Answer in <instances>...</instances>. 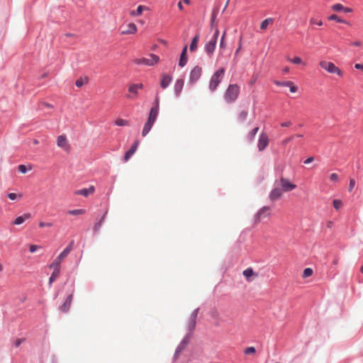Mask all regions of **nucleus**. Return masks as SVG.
Returning a JSON list of instances; mask_svg holds the SVG:
<instances>
[{"mask_svg": "<svg viewBox=\"0 0 363 363\" xmlns=\"http://www.w3.org/2000/svg\"><path fill=\"white\" fill-rule=\"evenodd\" d=\"M225 74V68L221 67L216 70L211 77L208 88L211 92L216 90L219 84L221 82Z\"/></svg>", "mask_w": 363, "mask_h": 363, "instance_id": "f257e3e1", "label": "nucleus"}, {"mask_svg": "<svg viewBox=\"0 0 363 363\" xmlns=\"http://www.w3.org/2000/svg\"><path fill=\"white\" fill-rule=\"evenodd\" d=\"M73 247V242H70L68 246L57 257L53 262L50 265V269H60V264L65 259L69 252L72 251Z\"/></svg>", "mask_w": 363, "mask_h": 363, "instance_id": "f03ea898", "label": "nucleus"}, {"mask_svg": "<svg viewBox=\"0 0 363 363\" xmlns=\"http://www.w3.org/2000/svg\"><path fill=\"white\" fill-rule=\"evenodd\" d=\"M159 111L156 110V108H151L149 114L148 119L145 123L142 135L145 137L151 130L153 124L155 123L157 117L158 116Z\"/></svg>", "mask_w": 363, "mask_h": 363, "instance_id": "7ed1b4c3", "label": "nucleus"}, {"mask_svg": "<svg viewBox=\"0 0 363 363\" xmlns=\"http://www.w3.org/2000/svg\"><path fill=\"white\" fill-rule=\"evenodd\" d=\"M240 88L237 84H230L225 93L224 98L228 103H232L236 100L239 95Z\"/></svg>", "mask_w": 363, "mask_h": 363, "instance_id": "20e7f679", "label": "nucleus"}, {"mask_svg": "<svg viewBox=\"0 0 363 363\" xmlns=\"http://www.w3.org/2000/svg\"><path fill=\"white\" fill-rule=\"evenodd\" d=\"M160 60L159 56L151 54L149 57L136 58L134 60V63L136 65H145L146 66H153L156 65Z\"/></svg>", "mask_w": 363, "mask_h": 363, "instance_id": "39448f33", "label": "nucleus"}, {"mask_svg": "<svg viewBox=\"0 0 363 363\" xmlns=\"http://www.w3.org/2000/svg\"><path fill=\"white\" fill-rule=\"evenodd\" d=\"M319 65L329 73L337 74L340 77H342L343 74L342 72L331 62L321 61Z\"/></svg>", "mask_w": 363, "mask_h": 363, "instance_id": "423d86ee", "label": "nucleus"}, {"mask_svg": "<svg viewBox=\"0 0 363 363\" xmlns=\"http://www.w3.org/2000/svg\"><path fill=\"white\" fill-rule=\"evenodd\" d=\"M143 89V84H131L128 86L129 94L127 95V98L130 99H135L138 95V89Z\"/></svg>", "mask_w": 363, "mask_h": 363, "instance_id": "0eeeda50", "label": "nucleus"}, {"mask_svg": "<svg viewBox=\"0 0 363 363\" xmlns=\"http://www.w3.org/2000/svg\"><path fill=\"white\" fill-rule=\"evenodd\" d=\"M271 208L269 206H263L261 208L255 215L256 223L260 222L262 219L269 217L271 216Z\"/></svg>", "mask_w": 363, "mask_h": 363, "instance_id": "6e6552de", "label": "nucleus"}, {"mask_svg": "<svg viewBox=\"0 0 363 363\" xmlns=\"http://www.w3.org/2000/svg\"><path fill=\"white\" fill-rule=\"evenodd\" d=\"M269 142V137L266 133H261L257 143V148L259 151L262 152L265 150L268 146Z\"/></svg>", "mask_w": 363, "mask_h": 363, "instance_id": "1a4fd4ad", "label": "nucleus"}, {"mask_svg": "<svg viewBox=\"0 0 363 363\" xmlns=\"http://www.w3.org/2000/svg\"><path fill=\"white\" fill-rule=\"evenodd\" d=\"M202 68L199 66H196L191 71L189 74V83H196L201 77L202 74Z\"/></svg>", "mask_w": 363, "mask_h": 363, "instance_id": "9d476101", "label": "nucleus"}, {"mask_svg": "<svg viewBox=\"0 0 363 363\" xmlns=\"http://www.w3.org/2000/svg\"><path fill=\"white\" fill-rule=\"evenodd\" d=\"M216 43L217 41L210 39L204 45V51L209 57H211L213 55L216 47Z\"/></svg>", "mask_w": 363, "mask_h": 363, "instance_id": "9b49d317", "label": "nucleus"}, {"mask_svg": "<svg viewBox=\"0 0 363 363\" xmlns=\"http://www.w3.org/2000/svg\"><path fill=\"white\" fill-rule=\"evenodd\" d=\"M280 185L281 190L284 191H291L296 187V184H292L289 179L284 177L280 179Z\"/></svg>", "mask_w": 363, "mask_h": 363, "instance_id": "f8f14e48", "label": "nucleus"}, {"mask_svg": "<svg viewBox=\"0 0 363 363\" xmlns=\"http://www.w3.org/2000/svg\"><path fill=\"white\" fill-rule=\"evenodd\" d=\"M57 145L67 152H69L70 150V145L68 143L66 136L64 135L57 137Z\"/></svg>", "mask_w": 363, "mask_h": 363, "instance_id": "ddd939ff", "label": "nucleus"}, {"mask_svg": "<svg viewBox=\"0 0 363 363\" xmlns=\"http://www.w3.org/2000/svg\"><path fill=\"white\" fill-rule=\"evenodd\" d=\"M184 84V79H178L174 85V91L176 96H179Z\"/></svg>", "mask_w": 363, "mask_h": 363, "instance_id": "4468645a", "label": "nucleus"}, {"mask_svg": "<svg viewBox=\"0 0 363 363\" xmlns=\"http://www.w3.org/2000/svg\"><path fill=\"white\" fill-rule=\"evenodd\" d=\"M139 145V141L138 140H135L134 142V143L133 144V145L131 146V147L130 148L129 150H128L126 152V153L125 154V156H124V161L125 162H127L128 161V160L132 157V155L135 152L138 147Z\"/></svg>", "mask_w": 363, "mask_h": 363, "instance_id": "2eb2a0df", "label": "nucleus"}, {"mask_svg": "<svg viewBox=\"0 0 363 363\" xmlns=\"http://www.w3.org/2000/svg\"><path fill=\"white\" fill-rule=\"evenodd\" d=\"M198 311L199 309L194 310L188 320V328L190 331H192L195 328Z\"/></svg>", "mask_w": 363, "mask_h": 363, "instance_id": "dca6fc26", "label": "nucleus"}, {"mask_svg": "<svg viewBox=\"0 0 363 363\" xmlns=\"http://www.w3.org/2000/svg\"><path fill=\"white\" fill-rule=\"evenodd\" d=\"M73 295L70 294L69 295L64 303L60 307V310L63 313H67L71 306V303L72 301Z\"/></svg>", "mask_w": 363, "mask_h": 363, "instance_id": "f3484780", "label": "nucleus"}, {"mask_svg": "<svg viewBox=\"0 0 363 363\" xmlns=\"http://www.w3.org/2000/svg\"><path fill=\"white\" fill-rule=\"evenodd\" d=\"M150 9L143 5H139L136 10H132L130 11V15L133 17L140 16L144 11H149Z\"/></svg>", "mask_w": 363, "mask_h": 363, "instance_id": "a211bd4d", "label": "nucleus"}, {"mask_svg": "<svg viewBox=\"0 0 363 363\" xmlns=\"http://www.w3.org/2000/svg\"><path fill=\"white\" fill-rule=\"evenodd\" d=\"M283 194V191L280 188H274L269 194V199L271 201H276L279 199Z\"/></svg>", "mask_w": 363, "mask_h": 363, "instance_id": "6ab92c4d", "label": "nucleus"}, {"mask_svg": "<svg viewBox=\"0 0 363 363\" xmlns=\"http://www.w3.org/2000/svg\"><path fill=\"white\" fill-rule=\"evenodd\" d=\"M137 32V26L134 23H129L126 26V28L122 30V35L134 34Z\"/></svg>", "mask_w": 363, "mask_h": 363, "instance_id": "aec40b11", "label": "nucleus"}, {"mask_svg": "<svg viewBox=\"0 0 363 363\" xmlns=\"http://www.w3.org/2000/svg\"><path fill=\"white\" fill-rule=\"evenodd\" d=\"M32 217L31 214L30 213H24L23 216H18L14 221L13 222V225H21L26 220H28Z\"/></svg>", "mask_w": 363, "mask_h": 363, "instance_id": "412c9836", "label": "nucleus"}, {"mask_svg": "<svg viewBox=\"0 0 363 363\" xmlns=\"http://www.w3.org/2000/svg\"><path fill=\"white\" fill-rule=\"evenodd\" d=\"M94 191V187L93 186H90L87 189H83L80 190H77L74 192L76 195H82L85 197L88 196L90 194H92Z\"/></svg>", "mask_w": 363, "mask_h": 363, "instance_id": "4be33fe9", "label": "nucleus"}, {"mask_svg": "<svg viewBox=\"0 0 363 363\" xmlns=\"http://www.w3.org/2000/svg\"><path fill=\"white\" fill-rule=\"evenodd\" d=\"M186 52H187V46H184L179 61V65L182 67H183L187 62V57H186Z\"/></svg>", "mask_w": 363, "mask_h": 363, "instance_id": "5701e85b", "label": "nucleus"}, {"mask_svg": "<svg viewBox=\"0 0 363 363\" xmlns=\"http://www.w3.org/2000/svg\"><path fill=\"white\" fill-rule=\"evenodd\" d=\"M172 82V77L166 74L162 75L160 86L163 89H166Z\"/></svg>", "mask_w": 363, "mask_h": 363, "instance_id": "b1692460", "label": "nucleus"}, {"mask_svg": "<svg viewBox=\"0 0 363 363\" xmlns=\"http://www.w3.org/2000/svg\"><path fill=\"white\" fill-rule=\"evenodd\" d=\"M199 41V35H196L193 38V39L190 43L189 50L191 52H195L197 50Z\"/></svg>", "mask_w": 363, "mask_h": 363, "instance_id": "393cba45", "label": "nucleus"}, {"mask_svg": "<svg viewBox=\"0 0 363 363\" xmlns=\"http://www.w3.org/2000/svg\"><path fill=\"white\" fill-rule=\"evenodd\" d=\"M259 130V128L256 127L253 128L246 136V140L248 143H252L254 141L255 135H257Z\"/></svg>", "mask_w": 363, "mask_h": 363, "instance_id": "a878e982", "label": "nucleus"}, {"mask_svg": "<svg viewBox=\"0 0 363 363\" xmlns=\"http://www.w3.org/2000/svg\"><path fill=\"white\" fill-rule=\"evenodd\" d=\"M328 19L329 21H336L337 23H345L347 25H350V23L348 21L341 18L336 14H333V15L328 16Z\"/></svg>", "mask_w": 363, "mask_h": 363, "instance_id": "bb28decb", "label": "nucleus"}, {"mask_svg": "<svg viewBox=\"0 0 363 363\" xmlns=\"http://www.w3.org/2000/svg\"><path fill=\"white\" fill-rule=\"evenodd\" d=\"M60 273V269H53V272L49 279V285L51 286L52 282L59 277Z\"/></svg>", "mask_w": 363, "mask_h": 363, "instance_id": "cd10ccee", "label": "nucleus"}, {"mask_svg": "<svg viewBox=\"0 0 363 363\" xmlns=\"http://www.w3.org/2000/svg\"><path fill=\"white\" fill-rule=\"evenodd\" d=\"M274 22V19L272 18H268L264 20L260 25V29L264 30L267 28L269 24H272Z\"/></svg>", "mask_w": 363, "mask_h": 363, "instance_id": "c85d7f7f", "label": "nucleus"}, {"mask_svg": "<svg viewBox=\"0 0 363 363\" xmlns=\"http://www.w3.org/2000/svg\"><path fill=\"white\" fill-rule=\"evenodd\" d=\"M86 213V210L83 208L69 210L67 211V213L72 216H81L84 215Z\"/></svg>", "mask_w": 363, "mask_h": 363, "instance_id": "c756f323", "label": "nucleus"}, {"mask_svg": "<svg viewBox=\"0 0 363 363\" xmlns=\"http://www.w3.org/2000/svg\"><path fill=\"white\" fill-rule=\"evenodd\" d=\"M242 274L247 280L250 281V277H252L255 273L252 268H247L243 271Z\"/></svg>", "mask_w": 363, "mask_h": 363, "instance_id": "7c9ffc66", "label": "nucleus"}, {"mask_svg": "<svg viewBox=\"0 0 363 363\" xmlns=\"http://www.w3.org/2000/svg\"><path fill=\"white\" fill-rule=\"evenodd\" d=\"M115 124L118 126H126L129 125V122L127 120L118 118L115 121Z\"/></svg>", "mask_w": 363, "mask_h": 363, "instance_id": "2f4dec72", "label": "nucleus"}, {"mask_svg": "<svg viewBox=\"0 0 363 363\" xmlns=\"http://www.w3.org/2000/svg\"><path fill=\"white\" fill-rule=\"evenodd\" d=\"M243 352L247 355L255 354L256 352V348L255 347H246Z\"/></svg>", "mask_w": 363, "mask_h": 363, "instance_id": "473e14b6", "label": "nucleus"}, {"mask_svg": "<svg viewBox=\"0 0 363 363\" xmlns=\"http://www.w3.org/2000/svg\"><path fill=\"white\" fill-rule=\"evenodd\" d=\"M343 5H342L341 4H335L334 5H333L331 6V9L333 11H335V12H340V11H342V9H343Z\"/></svg>", "mask_w": 363, "mask_h": 363, "instance_id": "72a5a7b5", "label": "nucleus"}, {"mask_svg": "<svg viewBox=\"0 0 363 363\" xmlns=\"http://www.w3.org/2000/svg\"><path fill=\"white\" fill-rule=\"evenodd\" d=\"M87 82V78H86L85 79H83L82 78H79L78 79H77L75 84L77 87H82L84 84H86Z\"/></svg>", "mask_w": 363, "mask_h": 363, "instance_id": "f704fd0d", "label": "nucleus"}, {"mask_svg": "<svg viewBox=\"0 0 363 363\" xmlns=\"http://www.w3.org/2000/svg\"><path fill=\"white\" fill-rule=\"evenodd\" d=\"M225 36H226V31L225 30L221 36L220 41V48L221 49H225L226 47V43L225 41Z\"/></svg>", "mask_w": 363, "mask_h": 363, "instance_id": "c9c22d12", "label": "nucleus"}, {"mask_svg": "<svg viewBox=\"0 0 363 363\" xmlns=\"http://www.w3.org/2000/svg\"><path fill=\"white\" fill-rule=\"evenodd\" d=\"M274 83L277 85V86H288V85H291V81H286V82H280V81H274Z\"/></svg>", "mask_w": 363, "mask_h": 363, "instance_id": "e433bc0d", "label": "nucleus"}, {"mask_svg": "<svg viewBox=\"0 0 363 363\" xmlns=\"http://www.w3.org/2000/svg\"><path fill=\"white\" fill-rule=\"evenodd\" d=\"M333 205L336 210H339L342 206V202L339 199H335Z\"/></svg>", "mask_w": 363, "mask_h": 363, "instance_id": "4c0bfd02", "label": "nucleus"}, {"mask_svg": "<svg viewBox=\"0 0 363 363\" xmlns=\"http://www.w3.org/2000/svg\"><path fill=\"white\" fill-rule=\"evenodd\" d=\"M313 274V269L311 268H306L303 272V277L307 278Z\"/></svg>", "mask_w": 363, "mask_h": 363, "instance_id": "58836bf2", "label": "nucleus"}, {"mask_svg": "<svg viewBox=\"0 0 363 363\" xmlns=\"http://www.w3.org/2000/svg\"><path fill=\"white\" fill-rule=\"evenodd\" d=\"M8 197L11 200L21 199L22 198L21 194H16L15 193H9Z\"/></svg>", "mask_w": 363, "mask_h": 363, "instance_id": "ea45409f", "label": "nucleus"}, {"mask_svg": "<svg viewBox=\"0 0 363 363\" xmlns=\"http://www.w3.org/2000/svg\"><path fill=\"white\" fill-rule=\"evenodd\" d=\"M288 60L293 62L294 64H296V65H299V64H302L303 63V61L301 60V57H295L294 59H289L288 58Z\"/></svg>", "mask_w": 363, "mask_h": 363, "instance_id": "a19ab883", "label": "nucleus"}, {"mask_svg": "<svg viewBox=\"0 0 363 363\" xmlns=\"http://www.w3.org/2000/svg\"><path fill=\"white\" fill-rule=\"evenodd\" d=\"M310 23H311V25H315V24H316V25H318V26H322V25H323V21H322L321 20H319V21H318V20H317V19H316V18H311V19H310Z\"/></svg>", "mask_w": 363, "mask_h": 363, "instance_id": "79ce46f5", "label": "nucleus"}, {"mask_svg": "<svg viewBox=\"0 0 363 363\" xmlns=\"http://www.w3.org/2000/svg\"><path fill=\"white\" fill-rule=\"evenodd\" d=\"M247 111H242L238 116V118L240 121H245L247 116Z\"/></svg>", "mask_w": 363, "mask_h": 363, "instance_id": "37998d69", "label": "nucleus"}, {"mask_svg": "<svg viewBox=\"0 0 363 363\" xmlns=\"http://www.w3.org/2000/svg\"><path fill=\"white\" fill-rule=\"evenodd\" d=\"M330 179L333 182H337L339 180V176L336 173H333L330 176Z\"/></svg>", "mask_w": 363, "mask_h": 363, "instance_id": "c03bdc74", "label": "nucleus"}, {"mask_svg": "<svg viewBox=\"0 0 363 363\" xmlns=\"http://www.w3.org/2000/svg\"><path fill=\"white\" fill-rule=\"evenodd\" d=\"M18 171L23 174H26L27 172V168L23 164H20L18 167Z\"/></svg>", "mask_w": 363, "mask_h": 363, "instance_id": "a18cd8bd", "label": "nucleus"}, {"mask_svg": "<svg viewBox=\"0 0 363 363\" xmlns=\"http://www.w3.org/2000/svg\"><path fill=\"white\" fill-rule=\"evenodd\" d=\"M40 247L38 246V245H30V247H29V250L31 253H33L35 252L38 248H40Z\"/></svg>", "mask_w": 363, "mask_h": 363, "instance_id": "49530a36", "label": "nucleus"}, {"mask_svg": "<svg viewBox=\"0 0 363 363\" xmlns=\"http://www.w3.org/2000/svg\"><path fill=\"white\" fill-rule=\"evenodd\" d=\"M151 108H156L159 111V97L157 96L155 99L154 106Z\"/></svg>", "mask_w": 363, "mask_h": 363, "instance_id": "de8ad7c7", "label": "nucleus"}, {"mask_svg": "<svg viewBox=\"0 0 363 363\" xmlns=\"http://www.w3.org/2000/svg\"><path fill=\"white\" fill-rule=\"evenodd\" d=\"M355 186V180L354 179H350V185H349V191H352L353 188Z\"/></svg>", "mask_w": 363, "mask_h": 363, "instance_id": "09e8293b", "label": "nucleus"}, {"mask_svg": "<svg viewBox=\"0 0 363 363\" xmlns=\"http://www.w3.org/2000/svg\"><path fill=\"white\" fill-rule=\"evenodd\" d=\"M52 224L51 223H45V222H40L39 223V227L43 228V227H51Z\"/></svg>", "mask_w": 363, "mask_h": 363, "instance_id": "8fccbe9b", "label": "nucleus"}, {"mask_svg": "<svg viewBox=\"0 0 363 363\" xmlns=\"http://www.w3.org/2000/svg\"><path fill=\"white\" fill-rule=\"evenodd\" d=\"M218 35H219V30L217 28V29L215 30L214 34L213 35V36L211 37V39L217 41Z\"/></svg>", "mask_w": 363, "mask_h": 363, "instance_id": "3c124183", "label": "nucleus"}, {"mask_svg": "<svg viewBox=\"0 0 363 363\" xmlns=\"http://www.w3.org/2000/svg\"><path fill=\"white\" fill-rule=\"evenodd\" d=\"M291 124L292 123H291V122L290 121H284V122H282V123H280L281 126L284 127V128L289 127V126L291 125Z\"/></svg>", "mask_w": 363, "mask_h": 363, "instance_id": "603ef678", "label": "nucleus"}, {"mask_svg": "<svg viewBox=\"0 0 363 363\" xmlns=\"http://www.w3.org/2000/svg\"><path fill=\"white\" fill-rule=\"evenodd\" d=\"M288 86L290 88V91L292 93H295L297 91V87L294 86V83L291 82V85H288Z\"/></svg>", "mask_w": 363, "mask_h": 363, "instance_id": "864d4df0", "label": "nucleus"}, {"mask_svg": "<svg viewBox=\"0 0 363 363\" xmlns=\"http://www.w3.org/2000/svg\"><path fill=\"white\" fill-rule=\"evenodd\" d=\"M293 137L294 136H291V137L285 138L284 140H282L281 143L284 145H286V144H288L293 139Z\"/></svg>", "mask_w": 363, "mask_h": 363, "instance_id": "5fc2aeb1", "label": "nucleus"}, {"mask_svg": "<svg viewBox=\"0 0 363 363\" xmlns=\"http://www.w3.org/2000/svg\"><path fill=\"white\" fill-rule=\"evenodd\" d=\"M342 11L345 13H352L353 10L351 8L343 6Z\"/></svg>", "mask_w": 363, "mask_h": 363, "instance_id": "6e6d98bb", "label": "nucleus"}, {"mask_svg": "<svg viewBox=\"0 0 363 363\" xmlns=\"http://www.w3.org/2000/svg\"><path fill=\"white\" fill-rule=\"evenodd\" d=\"M103 220H104V218H102L101 219V220H100L98 223H96V224L95 225V226H94V229H95V230H98L99 229V228L101 227V223H102Z\"/></svg>", "mask_w": 363, "mask_h": 363, "instance_id": "4d7b16f0", "label": "nucleus"}, {"mask_svg": "<svg viewBox=\"0 0 363 363\" xmlns=\"http://www.w3.org/2000/svg\"><path fill=\"white\" fill-rule=\"evenodd\" d=\"M314 160V157H309L308 158H307L305 161H304V163L305 164H309L312 162H313Z\"/></svg>", "mask_w": 363, "mask_h": 363, "instance_id": "13d9d810", "label": "nucleus"}, {"mask_svg": "<svg viewBox=\"0 0 363 363\" xmlns=\"http://www.w3.org/2000/svg\"><path fill=\"white\" fill-rule=\"evenodd\" d=\"M351 45H354V46L359 47V46H361V45H362V43H361V41H359V40H356V41H354V42H352V43H351Z\"/></svg>", "mask_w": 363, "mask_h": 363, "instance_id": "bf43d9fd", "label": "nucleus"}, {"mask_svg": "<svg viewBox=\"0 0 363 363\" xmlns=\"http://www.w3.org/2000/svg\"><path fill=\"white\" fill-rule=\"evenodd\" d=\"M354 67L357 69H360V70H362L363 71V65L362 64H356L354 65Z\"/></svg>", "mask_w": 363, "mask_h": 363, "instance_id": "052dcab7", "label": "nucleus"}, {"mask_svg": "<svg viewBox=\"0 0 363 363\" xmlns=\"http://www.w3.org/2000/svg\"><path fill=\"white\" fill-rule=\"evenodd\" d=\"M177 6L180 11L184 10V7H183V5H182V3L181 2V1H179Z\"/></svg>", "mask_w": 363, "mask_h": 363, "instance_id": "680f3d73", "label": "nucleus"}, {"mask_svg": "<svg viewBox=\"0 0 363 363\" xmlns=\"http://www.w3.org/2000/svg\"><path fill=\"white\" fill-rule=\"evenodd\" d=\"M282 71H283V72H284V74H287V73H289V67H284V68L283 69V70H282Z\"/></svg>", "mask_w": 363, "mask_h": 363, "instance_id": "e2e57ef3", "label": "nucleus"}, {"mask_svg": "<svg viewBox=\"0 0 363 363\" xmlns=\"http://www.w3.org/2000/svg\"><path fill=\"white\" fill-rule=\"evenodd\" d=\"M182 3H184L186 5L190 4V0H180Z\"/></svg>", "mask_w": 363, "mask_h": 363, "instance_id": "0e129e2a", "label": "nucleus"}, {"mask_svg": "<svg viewBox=\"0 0 363 363\" xmlns=\"http://www.w3.org/2000/svg\"><path fill=\"white\" fill-rule=\"evenodd\" d=\"M43 105H44L45 106L48 107V108H52V106L48 103H43Z\"/></svg>", "mask_w": 363, "mask_h": 363, "instance_id": "69168bd1", "label": "nucleus"}, {"mask_svg": "<svg viewBox=\"0 0 363 363\" xmlns=\"http://www.w3.org/2000/svg\"><path fill=\"white\" fill-rule=\"evenodd\" d=\"M333 225V223L332 221H328L327 223V227L330 228H332Z\"/></svg>", "mask_w": 363, "mask_h": 363, "instance_id": "338daca9", "label": "nucleus"}, {"mask_svg": "<svg viewBox=\"0 0 363 363\" xmlns=\"http://www.w3.org/2000/svg\"><path fill=\"white\" fill-rule=\"evenodd\" d=\"M240 48H241V43H240L239 47L235 51V55H237L239 52Z\"/></svg>", "mask_w": 363, "mask_h": 363, "instance_id": "774afa93", "label": "nucleus"}]
</instances>
